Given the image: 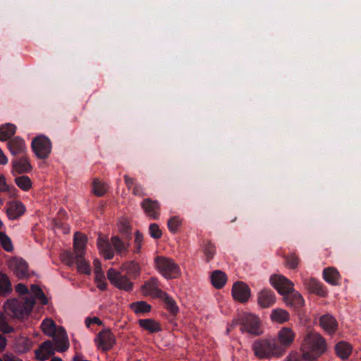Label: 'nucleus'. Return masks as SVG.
<instances>
[{
  "instance_id": "obj_14",
  "label": "nucleus",
  "mask_w": 361,
  "mask_h": 361,
  "mask_svg": "<svg viewBox=\"0 0 361 361\" xmlns=\"http://www.w3.org/2000/svg\"><path fill=\"white\" fill-rule=\"evenodd\" d=\"M95 342L103 350H110L115 343V337L110 330L100 331L95 338Z\"/></svg>"
},
{
  "instance_id": "obj_19",
  "label": "nucleus",
  "mask_w": 361,
  "mask_h": 361,
  "mask_svg": "<svg viewBox=\"0 0 361 361\" xmlns=\"http://www.w3.org/2000/svg\"><path fill=\"white\" fill-rule=\"evenodd\" d=\"M25 212L24 204L20 201L10 202L6 213L9 219L15 220L21 216Z\"/></svg>"
},
{
  "instance_id": "obj_60",
  "label": "nucleus",
  "mask_w": 361,
  "mask_h": 361,
  "mask_svg": "<svg viewBox=\"0 0 361 361\" xmlns=\"http://www.w3.org/2000/svg\"><path fill=\"white\" fill-rule=\"evenodd\" d=\"M0 361H3L2 359L0 358Z\"/></svg>"
},
{
  "instance_id": "obj_1",
  "label": "nucleus",
  "mask_w": 361,
  "mask_h": 361,
  "mask_svg": "<svg viewBox=\"0 0 361 361\" xmlns=\"http://www.w3.org/2000/svg\"><path fill=\"white\" fill-rule=\"evenodd\" d=\"M41 328L46 335L53 338V341H45L35 351V357L38 360H47L55 353V351L62 353L68 350L69 342L63 327H57L52 319H45L41 324Z\"/></svg>"
},
{
  "instance_id": "obj_40",
  "label": "nucleus",
  "mask_w": 361,
  "mask_h": 361,
  "mask_svg": "<svg viewBox=\"0 0 361 361\" xmlns=\"http://www.w3.org/2000/svg\"><path fill=\"white\" fill-rule=\"evenodd\" d=\"M167 225L170 232L175 233L181 225V220L177 216H172L169 219Z\"/></svg>"
},
{
  "instance_id": "obj_6",
  "label": "nucleus",
  "mask_w": 361,
  "mask_h": 361,
  "mask_svg": "<svg viewBox=\"0 0 361 361\" xmlns=\"http://www.w3.org/2000/svg\"><path fill=\"white\" fill-rule=\"evenodd\" d=\"M130 243H126L118 235L112 236L111 241L101 235L97 239V247L106 259H113L115 252L121 257H123L126 255Z\"/></svg>"
},
{
  "instance_id": "obj_5",
  "label": "nucleus",
  "mask_w": 361,
  "mask_h": 361,
  "mask_svg": "<svg viewBox=\"0 0 361 361\" xmlns=\"http://www.w3.org/2000/svg\"><path fill=\"white\" fill-rule=\"evenodd\" d=\"M252 350L259 360H271L283 354V348L275 338H258L252 343Z\"/></svg>"
},
{
  "instance_id": "obj_58",
  "label": "nucleus",
  "mask_w": 361,
  "mask_h": 361,
  "mask_svg": "<svg viewBox=\"0 0 361 361\" xmlns=\"http://www.w3.org/2000/svg\"><path fill=\"white\" fill-rule=\"evenodd\" d=\"M4 204V201L1 198H0V206H1Z\"/></svg>"
},
{
  "instance_id": "obj_2",
  "label": "nucleus",
  "mask_w": 361,
  "mask_h": 361,
  "mask_svg": "<svg viewBox=\"0 0 361 361\" xmlns=\"http://www.w3.org/2000/svg\"><path fill=\"white\" fill-rule=\"evenodd\" d=\"M30 292L32 295L26 296L21 300H8L4 304L6 313L14 319L24 321L30 314L36 299L39 300L42 305L48 303L47 296L39 286L32 284L30 287Z\"/></svg>"
},
{
  "instance_id": "obj_22",
  "label": "nucleus",
  "mask_w": 361,
  "mask_h": 361,
  "mask_svg": "<svg viewBox=\"0 0 361 361\" xmlns=\"http://www.w3.org/2000/svg\"><path fill=\"white\" fill-rule=\"evenodd\" d=\"M276 301L274 293L271 290H263L258 295V303L264 308L269 307Z\"/></svg>"
},
{
  "instance_id": "obj_47",
  "label": "nucleus",
  "mask_w": 361,
  "mask_h": 361,
  "mask_svg": "<svg viewBox=\"0 0 361 361\" xmlns=\"http://www.w3.org/2000/svg\"><path fill=\"white\" fill-rule=\"evenodd\" d=\"M118 231L120 234H122L123 233H127L128 231H132L131 227L128 222L123 221H121L118 225Z\"/></svg>"
},
{
  "instance_id": "obj_49",
  "label": "nucleus",
  "mask_w": 361,
  "mask_h": 361,
  "mask_svg": "<svg viewBox=\"0 0 361 361\" xmlns=\"http://www.w3.org/2000/svg\"><path fill=\"white\" fill-rule=\"evenodd\" d=\"M123 178L125 180V183L128 189L133 188L135 183H137L136 180L134 178L129 177L128 175H124Z\"/></svg>"
},
{
  "instance_id": "obj_20",
  "label": "nucleus",
  "mask_w": 361,
  "mask_h": 361,
  "mask_svg": "<svg viewBox=\"0 0 361 361\" xmlns=\"http://www.w3.org/2000/svg\"><path fill=\"white\" fill-rule=\"evenodd\" d=\"M320 326L329 334H333L337 330L338 322L336 319L329 314L322 315L319 319Z\"/></svg>"
},
{
  "instance_id": "obj_59",
  "label": "nucleus",
  "mask_w": 361,
  "mask_h": 361,
  "mask_svg": "<svg viewBox=\"0 0 361 361\" xmlns=\"http://www.w3.org/2000/svg\"><path fill=\"white\" fill-rule=\"evenodd\" d=\"M236 220V217L231 220V222H234Z\"/></svg>"
},
{
  "instance_id": "obj_48",
  "label": "nucleus",
  "mask_w": 361,
  "mask_h": 361,
  "mask_svg": "<svg viewBox=\"0 0 361 361\" xmlns=\"http://www.w3.org/2000/svg\"><path fill=\"white\" fill-rule=\"evenodd\" d=\"M10 191L9 186L6 183V179L4 176L0 175V192Z\"/></svg>"
},
{
  "instance_id": "obj_46",
  "label": "nucleus",
  "mask_w": 361,
  "mask_h": 361,
  "mask_svg": "<svg viewBox=\"0 0 361 361\" xmlns=\"http://www.w3.org/2000/svg\"><path fill=\"white\" fill-rule=\"evenodd\" d=\"M133 193L134 195L140 196V197H143L145 195V193L144 192V188L138 183H135V185L133 188Z\"/></svg>"
},
{
  "instance_id": "obj_30",
  "label": "nucleus",
  "mask_w": 361,
  "mask_h": 361,
  "mask_svg": "<svg viewBox=\"0 0 361 361\" xmlns=\"http://www.w3.org/2000/svg\"><path fill=\"white\" fill-rule=\"evenodd\" d=\"M16 131L15 125L8 123L0 126V140L6 141L10 139Z\"/></svg>"
},
{
  "instance_id": "obj_34",
  "label": "nucleus",
  "mask_w": 361,
  "mask_h": 361,
  "mask_svg": "<svg viewBox=\"0 0 361 361\" xmlns=\"http://www.w3.org/2000/svg\"><path fill=\"white\" fill-rule=\"evenodd\" d=\"M202 250L205 255L207 262H210L216 253L215 245L211 241H204Z\"/></svg>"
},
{
  "instance_id": "obj_4",
  "label": "nucleus",
  "mask_w": 361,
  "mask_h": 361,
  "mask_svg": "<svg viewBox=\"0 0 361 361\" xmlns=\"http://www.w3.org/2000/svg\"><path fill=\"white\" fill-rule=\"evenodd\" d=\"M326 348V342L320 334L309 331L301 346L302 356L305 360H314L325 352Z\"/></svg>"
},
{
  "instance_id": "obj_33",
  "label": "nucleus",
  "mask_w": 361,
  "mask_h": 361,
  "mask_svg": "<svg viewBox=\"0 0 361 361\" xmlns=\"http://www.w3.org/2000/svg\"><path fill=\"white\" fill-rule=\"evenodd\" d=\"M159 298L163 300L165 304V308L170 312L171 314L176 315L178 312V307L175 300L164 292V295H161Z\"/></svg>"
},
{
  "instance_id": "obj_12",
  "label": "nucleus",
  "mask_w": 361,
  "mask_h": 361,
  "mask_svg": "<svg viewBox=\"0 0 361 361\" xmlns=\"http://www.w3.org/2000/svg\"><path fill=\"white\" fill-rule=\"evenodd\" d=\"M232 295L235 300L245 302L250 297V289L244 282L237 281L233 285Z\"/></svg>"
},
{
  "instance_id": "obj_26",
  "label": "nucleus",
  "mask_w": 361,
  "mask_h": 361,
  "mask_svg": "<svg viewBox=\"0 0 361 361\" xmlns=\"http://www.w3.org/2000/svg\"><path fill=\"white\" fill-rule=\"evenodd\" d=\"M122 269L126 271L130 279H136L140 274V267L139 264L134 260L124 263L122 266Z\"/></svg>"
},
{
  "instance_id": "obj_52",
  "label": "nucleus",
  "mask_w": 361,
  "mask_h": 361,
  "mask_svg": "<svg viewBox=\"0 0 361 361\" xmlns=\"http://www.w3.org/2000/svg\"><path fill=\"white\" fill-rule=\"evenodd\" d=\"M93 264L94 267V274L104 273L102 271L101 262L98 259H94Z\"/></svg>"
},
{
  "instance_id": "obj_17",
  "label": "nucleus",
  "mask_w": 361,
  "mask_h": 361,
  "mask_svg": "<svg viewBox=\"0 0 361 361\" xmlns=\"http://www.w3.org/2000/svg\"><path fill=\"white\" fill-rule=\"evenodd\" d=\"M304 284L306 288L312 293H314L320 297H326L327 295V290L323 283L315 279L311 278L305 279Z\"/></svg>"
},
{
  "instance_id": "obj_25",
  "label": "nucleus",
  "mask_w": 361,
  "mask_h": 361,
  "mask_svg": "<svg viewBox=\"0 0 361 361\" xmlns=\"http://www.w3.org/2000/svg\"><path fill=\"white\" fill-rule=\"evenodd\" d=\"M32 346V341L27 337L19 336L15 340L14 348L18 353H25L27 352L30 350Z\"/></svg>"
},
{
  "instance_id": "obj_28",
  "label": "nucleus",
  "mask_w": 361,
  "mask_h": 361,
  "mask_svg": "<svg viewBox=\"0 0 361 361\" xmlns=\"http://www.w3.org/2000/svg\"><path fill=\"white\" fill-rule=\"evenodd\" d=\"M323 278L329 284L335 286L338 284L340 274L335 268L329 267L324 269Z\"/></svg>"
},
{
  "instance_id": "obj_36",
  "label": "nucleus",
  "mask_w": 361,
  "mask_h": 361,
  "mask_svg": "<svg viewBox=\"0 0 361 361\" xmlns=\"http://www.w3.org/2000/svg\"><path fill=\"white\" fill-rule=\"evenodd\" d=\"M131 308L137 314L150 312L151 305L145 301L135 302L131 304Z\"/></svg>"
},
{
  "instance_id": "obj_56",
  "label": "nucleus",
  "mask_w": 361,
  "mask_h": 361,
  "mask_svg": "<svg viewBox=\"0 0 361 361\" xmlns=\"http://www.w3.org/2000/svg\"><path fill=\"white\" fill-rule=\"evenodd\" d=\"M7 344L6 338L0 334V351L3 350Z\"/></svg>"
},
{
  "instance_id": "obj_15",
  "label": "nucleus",
  "mask_w": 361,
  "mask_h": 361,
  "mask_svg": "<svg viewBox=\"0 0 361 361\" xmlns=\"http://www.w3.org/2000/svg\"><path fill=\"white\" fill-rule=\"evenodd\" d=\"M141 207L149 217L153 219H159L160 204L157 200H152L150 198L144 199L141 202Z\"/></svg>"
},
{
  "instance_id": "obj_23",
  "label": "nucleus",
  "mask_w": 361,
  "mask_h": 361,
  "mask_svg": "<svg viewBox=\"0 0 361 361\" xmlns=\"http://www.w3.org/2000/svg\"><path fill=\"white\" fill-rule=\"evenodd\" d=\"M138 324L140 327L149 331L150 334L158 333L162 330L160 323L153 319H139Z\"/></svg>"
},
{
  "instance_id": "obj_61",
  "label": "nucleus",
  "mask_w": 361,
  "mask_h": 361,
  "mask_svg": "<svg viewBox=\"0 0 361 361\" xmlns=\"http://www.w3.org/2000/svg\"><path fill=\"white\" fill-rule=\"evenodd\" d=\"M136 361H141V360H136Z\"/></svg>"
},
{
  "instance_id": "obj_11",
  "label": "nucleus",
  "mask_w": 361,
  "mask_h": 361,
  "mask_svg": "<svg viewBox=\"0 0 361 361\" xmlns=\"http://www.w3.org/2000/svg\"><path fill=\"white\" fill-rule=\"evenodd\" d=\"M10 267L12 269L14 275L18 279H27L30 276L28 264L22 258H15L10 262Z\"/></svg>"
},
{
  "instance_id": "obj_57",
  "label": "nucleus",
  "mask_w": 361,
  "mask_h": 361,
  "mask_svg": "<svg viewBox=\"0 0 361 361\" xmlns=\"http://www.w3.org/2000/svg\"><path fill=\"white\" fill-rule=\"evenodd\" d=\"M51 361H62V360L60 357H54Z\"/></svg>"
},
{
  "instance_id": "obj_45",
  "label": "nucleus",
  "mask_w": 361,
  "mask_h": 361,
  "mask_svg": "<svg viewBox=\"0 0 361 361\" xmlns=\"http://www.w3.org/2000/svg\"><path fill=\"white\" fill-rule=\"evenodd\" d=\"M286 262L289 268L295 269L298 264L299 258L293 254L286 258Z\"/></svg>"
},
{
  "instance_id": "obj_24",
  "label": "nucleus",
  "mask_w": 361,
  "mask_h": 361,
  "mask_svg": "<svg viewBox=\"0 0 361 361\" xmlns=\"http://www.w3.org/2000/svg\"><path fill=\"white\" fill-rule=\"evenodd\" d=\"M87 238L85 235L76 232L74 235L73 247L75 256L82 257L85 254Z\"/></svg>"
},
{
  "instance_id": "obj_3",
  "label": "nucleus",
  "mask_w": 361,
  "mask_h": 361,
  "mask_svg": "<svg viewBox=\"0 0 361 361\" xmlns=\"http://www.w3.org/2000/svg\"><path fill=\"white\" fill-rule=\"evenodd\" d=\"M270 282L279 293L283 295V301L287 306L299 312L305 304L302 295L293 288V283L282 276H272Z\"/></svg>"
},
{
  "instance_id": "obj_50",
  "label": "nucleus",
  "mask_w": 361,
  "mask_h": 361,
  "mask_svg": "<svg viewBox=\"0 0 361 361\" xmlns=\"http://www.w3.org/2000/svg\"><path fill=\"white\" fill-rule=\"evenodd\" d=\"M16 291L19 294L24 295L28 293L29 290L27 286L23 283H18L16 286Z\"/></svg>"
},
{
  "instance_id": "obj_42",
  "label": "nucleus",
  "mask_w": 361,
  "mask_h": 361,
  "mask_svg": "<svg viewBox=\"0 0 361 361\" xmlns=\"http://www.w3.org/2000/svg\"><path fill=\"white\" fill-rule=\"evenodd\" d=\"M142 241H143L142 234L139 231H137L135 233L134 250H133L134 253H139L140 252Z\"/></svg>"
},
{
  "instance_id": "obj_35",
  "label": "nucleus",
  "mask_w": 361,
  "mask_h": 361,
  "mask_svg": "<svg viewBox=\"0 0 361 361\" xmlns=\"http://www.w3.org/2000/svg\"><path fill=\"white\" fill-rule=\"evenodd\" d=\"M75 263L77 264V269L79 272L85 274H90L91 273L90 264L83 259V256H75Z\"/></svg>"
},
{
  "instance_id": "obj_9",
  "label": "nucleus",
  "mask_w": 361,
  "mask_h": 361,
  "mask_svg": "<svg viewBox=\"0 0 361 361\" xmlns=\"http://www.w3.org/2000/svg\"><path fill=\"white\" fill-rule=\"evenodd\" d=\"M31 147L36 157L40 159H47L51 151V142L44 135L35 137L32 141Z\"/></svg>"
},
{
  "instance_id": "obj_13",
  "label": "nucleus",
  "mask_w": 361,
  "mask_h": 361,
  "mask_svg": "<svg viewBox=\"0 0 361 361\" xmlns=\"http://www.w3.org/2000/svg\"><path fill=\"white\" fill-rule=\"evenodd\" d=\"M159 282L155 277H151L146 281L142 286V290L145 295H150L153 298H159L164 295V292L159 288Z\"/></svg>"
},
{
  "instance_id": "obj_16",
  "label": "nucleus",
  "mask_w": 361,
  "mask_h": 361,
  "mask_svg": "<svg viewBox=\"0 0 361 361\" xmlns=\"http://www.w3.org/2000/svg\"><path fill=\"white\" fill-rule=\"evenodd\" d=\"M7 146L13 156L23 155L26 153L27 148L25 141L18 136L10 140Z\"/></svg>"
},
{
  "instance_id": "obj_18",
  "label": "nucleus",
  "mask_w": 361,
  "mask_h": 361,
  "mask_svg": "<svg viewBox=\"0 0 361 361\" xmlns=\"http://www.w3.org/2000/svg\"><path fill=\"white\" fill-rule=\"evenodd\" d=\"M278 340L280 343L279 345H281L283 348V352L285 351L286 348L288 347L292 344L295 338V334L292 331L291 329L288 327H283L278 332Z\"/></svg>"
},
{
  "instance_id": "obj_55",
  "label": "nucleus",
  "mask_w": 361,
  "mask_h": 361,
  "mask_svg": "<svg viewBox=\"0 0 361 361\" xmlns=\"http://www.w3.org/2000/svg\"><path fill=\"white\" fill-rule=\"evenodd\" d=\"M8 163V159L0 148V165H5Z\"/></svg>"
},
{
  "instance_id": "obj_7",
  "label": "nucleus",
  "mask_w": 361,
  "mask_h": 361,
  "mask_svg": "<svg viewBox=\"0 0 361 361\" xmlns=\"http://www.w3.org/2000/svg\"><path fill=\"white\" fill-rule=\"evenodd\" d=\"M237 325L240 326V330L243 333L246 332L253 336L262 334L259 319L253 314L243 313L238 318L232 321L230 328Z\"/></svg>"
},
{
  "instance_id": "obj_54",
  "label": "nucleus",
  "mask_w": 361,
  "mask_h": 361,
  "mask_svg": "<svg viewBox=\"0 0 361 361\" xmlns=\"http://www.w3.org/2000/svg\"><path fill=\"white\" fill-rule=\"evenodd\" d=\"M121 235V237H120L121 239H123V240H125L126 243H130V241L132 238V231H128V232H126V233H123Z\"/></svg>"
},
{
  "instance_id": "obj_21",
  "label": "nucleus",
  "mask_w": 361,
  "mask_h": 361,
  "mask_svg": "<svg viewBox=\"0 0 361 361\" xmlns=\"http://www.w3.org/2000/svg\"><path fill=\"white\" fill-rule=\"evenodd\" d=\"M13 171L18 173H27L32 169V166L29 162L27 157L25 154L20 158L12 161Z\"/></svg>"
},
{
  "instance_id": "obj_51",
  "label": "nucleus",
  "mask_w": 361,
  "mask_h": 361,
  "mask_svg": "<svg viewBox=\"0 0 361 361\" xmlns=\"http://www.w3.org/2000/svg\"><path fill=\"white\" fill-rule=\"evenodd\" d=\"M92 324H97L99 325L102 324V321L98 317L89 318L87 317L85 319V325L87 327H90Z\"/></svg>"
},
{
  "instance_id": "obj_38",
  "label": "nucleus",
  "mask_w": 361,
  "mask_h": 361,
  "mask_svg": "<svg viewBox=\"0 0 361 361\" xmlns=\"http://www.w3.org/2000/svg\"><path fill=\"white\" fill-rule=\"evenodd\" d=\"M0 242L3 248L6 252H11L13 250V247L11 243V238L4 232L0 231Z\"/></svg>"
},
{
  "instance_id": "obj_8",
  "label": "nucleus",
  "mask_w": 361,
  "mask_h": 361,
  "mask_svg": "<svg viewBox=\"0 0 361 361\" xmlns=\"http://www.w3.org/2000/svg\"><path fill=\"white\" fill-rule=\"evenodd\" d=\"M155 267L166 279H176L180 275V269L173 259L164 256L154 258Z\"/></svg>"
},
{
  "instance_id": "obj_32",
  "label": "nucleus",
  "mask_w": 361,
  "mask_h": 361,
  "mask_svg": "<svg viewBox=\"0 0 361 361\" xmlns=\"http://www.w3.org/2000/svg\"><path fill=\"white\" fill-rule=\"evenodd\" d=\"M12 291L11 283L5 274L0 272V295L6 296Z\"/></svg>"
},
{
  "instance_id": "obj_53",
  "label": "nucleus",
  "mask_w": 361,
  "mask_h": 361,
  "mask_svg": "<svg viewBox=\"0 0 361 361\" xmlns=\"http://www.w3.org/2000/svg\"><path fill=\"white\" fill-rule=\"evenodd\" d=\"M4 361H23L21 359L18 358L16 355L13 354H6L4 357Z\"/></svg>"
},
{
  "instance_id": "obj_44",
  "label": "nucleus",
  "mask_w": 361,
  "mask_h": 361,
  "mask_svg": "<svg viewBox=\"0 0 361 361\" xmlns=\"http://www.w3.org/2000/svg\"><path fill=\"white\" fill-rule=\"evenodd\" d=\"M0 331L4 334H8L14 331V329L8 324L2 314H0Z\"/></svg>"
},
{
  "instance_id": "obj_41",
  "label": "nucleus",
  "mask_w": 361,
  "mask_h": 361,
  "mask_svg": "<svg viewBox=\"0 0 361 361\" xmlns=\"http://www.w3.org/2000/svg\"><path fill=\"white\" fill-rule=\"evenodd\" d=\"M149 233L154 239H159L161 237L162 232L159 228L158 224L153 223L149 226Z\"/></svg>"
},
{
  "instance_id": "obj_29",
  "label": "nucleus",
  "mask_w": 361,
  "mask_h": 361,
  "mask_svg": "<svg viewBox=\"0 0 361 361\" xmlns=\"http://www.w3.org/2000/svg\"><path fill=\"white\" fill-rule=\"evenodd\" d=\"M336 355L342 360L348 359L351 353L352 348L346 342H338L335 346Z\"/></svg>"
},
{
  "instance_id": "obj_37",
  "label": "nucleus",
  "mask_w": 361,
  "mask_h": 361,
  "mask_svg": "<svg viewBox=\"0 0 361 361\" xmlns=\"http://www.w3.org/2000/svg\"><path fill=\"white\" fill-rule=\"evenodd\" d=\"M16 184L23 190L27 191L32 187V181L27 176H21L15 178Z\"/></svg>"
},
{
  "instance_id": "obj_43",
  "label": "nucleus",
  "mask_w": 361,
  "mask_h": 361,
  "mask_svg": "<svg viewBox=\"0 0 361 361\" xmlns=\"http://www.w3.org/2000/svg\"><path fill=\"white\" fill-rule=\"evenodd\" d=\"M97 288L100 290H104L106 288L107 283L105 281V276L104 273L95 274L94 278Z\"/></svg>"
},
{
  "instance_id": "obj_31",
  "label": "nucleus",
  "mask_w": 361,
  "mask_h": 361,
  "mask_svg": "<svg viewBox=\"0 0 361 361\" xmlns=\"http://www.w3.org/2000/svg\"><path fill=\"white\" fill-rule=\"evenodd\" d=\"M271 319L273 322L283 324L290 319L289 313L283 309H275L271 313Z\"/></svg>"
},
{
  "instance_id": "obj_27",
  "label": "nucleus",
  "mask_w": 361,
  "mask_h": 361,
  "mask_svg": "<svg viewBox=\"0 0 361 361\" xmlns=\"http://www.w3.org/2000/svg\"><path fill=\"white\" fill-rule=\"evenodd\" d=\"M227 281V276L221 270H215L211 274V282L214 287L220 289Z\"/></svg>"
},
{
  "instance_id": "obj_39",
  "label": "nucleus",
  "mask_w": 361,
  "mask_h": 361,
  "mask_svg": "<svg viewBox=\"0 0 361 361\" xmlns=\"http://www.w3.org/2000/svg\"><path fill=\"white\" fill-rule=\"evenodd\" d=\"M92 185L93 192L95 195L102 197L105 194L106 191L105 185L98 179H94Z\"/></svg>"
},
{
  "instance_id": "obj_10",
  "label": "nucleus",
  "mask_w": 361,
  "mask_h": 361,
  "mask_svg": "<svg viewBox=\"0 0 361 361\" xmlns=\"http://www.w3.org/2000/svg\"><path fill=\"white\" fill-rule=\"evenodd\" d=\"M107 278L112 284L121 290L130 291L133 289V283L130 281V277L122 275L113 268L107 271Z\"/></svg>"
}]
</instances>
